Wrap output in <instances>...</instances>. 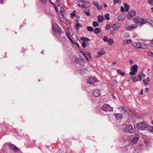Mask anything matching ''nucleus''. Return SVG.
<instances>
[{"label":"nucleus","mask_w":153,"mask_h":153,"mask_svg":"<svg viewBox=\"0 0 153 153\" xmlns=\"http://www.w3.org/2000/svg\"><path fill=\"white\" fill-rule=\"evenodd\" d=\"M148 124L145 122H141L137 123V128L140 130H144L148 126Z\"/></svg>","instance_id":"1"},{"label":"nucleus","mask_w":153,"mask_h":153,"mask_svg":"<svg viewBox=\"0 0 153 153\" xmlns=\"http://www.w3.org/2000/svg\"><path fill=\"white\" fill-rule=\"evenodd\" d=\"M134 22L137 24H140L141 25L145 24V19L139 17H137L133 19Z\"/></svg>","instance_id":"2"},{"label":"nucleus","mask_w":153,"mask_h":153,"mask_svg":"<svg viewBox=\"0 0 153 153\" xmlns=\"http://www.w3.org/2000/svg\"><path fill=\"white\" fill-rule=\"evenodd\" d=\"M52 28L53 31L57 33L58 35H61L62 33L61 28L56 24H53Z\"/></svg>","instance_id":"3"},{"label":"nucleus","mask_w":153,"mask_h":153,"mask_svg":"<svg viewBox=\"0 0 153 153\" xmlns=\"http://www.w3.org/2000/svg\"><path fill=\"white\" fill-rule=\"evenodd\" d=\"M124 130L126 132L130 133H133L134 131L132 125L130 124L125 127Z\"/></svg>","instance_id":"4"},{"label":"nucleus","mask_w":153,"mask_h":153,"mask_svg":"<svg viewBox=\"0 0 153 153\" xmlns=\"http://www.w3.org/2000/svg\"><path fill=\"white\" fill-rule=\"evenodd\" d=\"M102 109L105 111H113V108L110 107L108 104H105L102 107Z\"/></svg>","instance_id":"5"},{"label":"nucleus","mask_w":153,"mask_h":153,"mask_svg":"<svg viewBox=\"0 0 153 153\" xmlns=\"http://www.w3.org/2000/svg\"><path fill=\"white\" fill-rule=\"evenodd\" d=\"M67 29L68 33L66 32V35L69 40L72 42V40L70 36H72L73 35L74 33V31L71 29H69L68 28H67Z\"/></svg>","instance_id":"6"},{"label":"nucleus","mask_w":153,"mask_h":153,"mask_svg":"<svg viewBox=\"0 0 153 153\" xmlns=\"http://www.w3.org/2000/svg\"><path fill=\"white\" fill-rule=\"evenodd\" d=\"M136 12L134 10L130 11L127 15V18L129 19H131L132 17L135 16Z\"/></svg>","instance_id":"7"},{"label":"nucleus","mask_w":153,"mask_h":153,"mask_svg":"<svg viewBox=\"0 0 153 153\" xmlns=\"http://www.w3.org/2000/svg\"><path fill=\"white\" fill-rule=\"evenodd\" d=\"M97 79L95 77H91L87 80V82L88 83L93 84L95 82H97Z\"/></svg>","instance_id":"8"},{"label":"nucleus","mask_w":153,"mask_h":153,"mask_svg":"<svg viewBox=\"0 0 153 153\" xmlns=\"http://www.w3.org/2000/svg\"><path fill=\"white\" fill-rule=\"evenodd\" d=\"M93 96L95 97H97L100 95V92L98 89H95L94 90L93 92Z\"/></svg>","instance_id":"9"},{"label":"nucleus","mask_w":153,"mask_h":153,"mask_svg":"<svg viewBox=\"0 0 153 153\" xmlns=\"http://www.w3.org/2000/svg\"><path fill=\"white\" fill-rule=\"evenodd\" d=\"M114 117L116 120H120L122 118V114L121 113H116L114 114Z\"/></svg>","instance_id":"10"},{"label":"nucleus","mask_w":153,"mask_h":153,"mask_svg":"<svg viewBox=\"0 0 153 153\" xmlns=\"http://www.w3.org/2000/svg\"><path fill=\"white\" fill-rule=\"evenodd\" d=\"M141 44L142 42H134L133 44V46L137 48L140 49L142 48Z\"/></svg>","instance_id":"11"},{"label":"nucleus","mask_w":153,"mask_h":153,"mask_svg":"<svg viewBox=\"0 0 153 153\" xmlns=\"http://www.w3.org/2000/svg\"><path fill=\"white\" fill-rule=\"evenodd\" d=\"M9 146L10 149H12L14 152H16L19 150L18 148L13 145L9 144Z\"/></svg>","instance_id":"12"},{"label":"nucleus","mask_w":153,"mask_h":153,"mask_svg":"<svg viewBox=\"0 0 153 153\" xmlns=\"http://www.w3.org/2000/svg\"><path fill=\"white\" fill-rule=\"evenodd\" d=\"M64 33L61 34V35L57 34V37L58 39H60L62 41H65L66 40V39L65 37L63 35Z\"/></svg>","instance_id":"13"},{"label":"nucleus","mask_w":153,"mask_h":153,"mask_svg":"<svg viewBox=\"0 0 153 153\" xmlns=\"http://www.w3.org/2000/svg\"><path fill=\"white\" fill-rule=\"evenodd\" d=\"M120 26L118 24H113L112 25V27L114 30L116 31L118 29Z\"/></svg>","instance_id":"14"},{"label":"nucleus","mask_w":153,"mask_h":153,"mask_svg":"<svg viewBox=\"0 0 153 153\" xmlns=\"http://www.w3.org/2000/svg\"><path fill=\"white\" fill-rule=\"evenodd\" d=\"M139 140V136L137 134H135V136L132 140V143L134 144L136 143Z\"/></svg>","instance_id":"15"},{"label":"nucleus","mask_w":153,"mask_h":153,"mask_svg":"<svg viewBox=\"0 0 153 153\" xmlns=\"http://www.w3.org/2000/svg\"><path fill=\"white\" fill-rule=\"evenodd\" d=\"M63 11H64L62 10H61V12H60V15L59 16L60 19L62 22H64L65 21V19L63 15Z\"/></svg>","instance_id":"16"},{"label":"nucleus","mask_w":153,"mask_h":153,"mask_svg":"<svg viewBox=\"0 0 153 153\" xmlns=\"http://www.w3.org/2000/svg\"><path fill=\"white\" fill-rule=\"evenodd\" d=\"M138 68V66L136 65H134L132 66L130 68L131 71H135L137 72Z\"/></svg>","instance_id":"17"},{"label":"nucleus","mask_w":153,"mask_h":153,"mask_svg":"<svg viewBox=\"0 0 153 153\" xmlns=\"http://www.w3.org/2000/svg\"><path fill=\"white\" fill-rule=\"evenodd\" d=\"M143 81L145 84V86H147L149 84V82L150 81V79L149 77H148L147 79H143Z\"/></svg>","instance_id":"18"},{"label":"nucleus","mask_w":153,"mask_h":153,"mask_svg":"<svg viewBox=\"0 0 153 153\" xmlns=\"http://www.w3.org/2000/svg\"><path fill=\"white\" fill-rule=\"evenodd\" d=\"M125 18V16L124 15H121L117 17V19L119 21H122Z\"/></svg>","instance_id":"19"},{"label":"nucleus","mask_w":153,"mask_h":153,"mask_svg":"<svg viewBox=\"0 0 153 153\" xmlns=\"http://www.w3.org/2000/svg\"><path fill=\"white\" fill-rule=\"evenodd\" d=\"M145 24L147 22L150 24L151 25L153 23V21L149 19H145Z\"/></svg>","instance_id":"20"},{"label":"nucleus","mask_w":153,"mask_h":153,"mask_svg":"<svg viewBox=\"0 0 153 153\" xmlns=\"http://www.w3.org/2000/svg\"><path fill=\"white\" fill-rule=\"evenodd\" d=\"M107 43L109 45H112L114 43L113 39H108Z\"/></svg>","instance_id":"21"},{"label":"nucleus","mask_w":153,"mask_h":153,"mask_svg":"<svg viewBox=\"0 0 153 153\" xmlns=\"http://www.w3.org/2000/svg\"><path fill=\"white\" fill-rule=\"evenodd\" d=\"M94 5L96 6L98 9L101 10V9L102 7L101 6H99V4L97 2H96L94 3Z\"/></svg>","instance_id":"22"},{"label":"nucleus","mask_w":153,"mask_h":153,"mask_svg":"<svg viewBox=\"0 0 153 153\" xmlns=\"http://www.w3.org/2000/svg\"><path fill=\"white\" fill-rule=\"evenodd\" d=\"M80 39L81 40L84 41V42H87L90 40V39L88 38L83 36H81L80 37Z\"/></svg>","instance_id":"23"},{"label":"nucleus","mask_w":153,"mask_h":153,"mask_svg":"<svg viewBox=\"0 0 153 153\" xmlns=\"http://www.w3.org/2000/svg\"><path fill=\"white\" fill-rule=\"evenodd\" d=\"M142 48H141L144 49L147 48L148 47V45L142 42Z\"/></svg>","instance_id":"24"},{"label":"nucleus","mask_w":153,"mask_h":153,"mask_svg":"<svg viewBox=\"0 0 153 153\" xmlns=\"http://www.w3.org/2000/svg\"><path fill=\"white\" fill-rule=\"evenodd\" d=\"M104 18L103 16H99L98 18V21L99 22H101L103 20Z\"/></svg>","instance_id":"25"},{"label":"nucleus","mask_w":153,"mask_h":153,"mask_svg":"<svg viewBox=\"0 0 153 153\" xmlns=\"http://www.w3.org/2000/svg\"><path fill=\"white\" fill-rule=\"evenodd\" d=\"M111 84L112 86H115L117 85V82L116 80H114L112 81Z\"/></svg>","instance_id":"26"},{"label":"nucleus","mask_w":153,"mask_h":153,"mask_svg":"<svg viewBox=\"0 0 153 153\" xmlns=\"http://www.w3.org/2000/svg\"><path fill=\"white\" fill-rule=\"evenodd\" d=\"M141 74V73H140L136 77H137V79L138 81L140 80H141L142 78Z\"/></svg>","instance_id":"27"},{"label":"nucleus","mask_w":153,"mask_h":153,"mask_svg":"<svg viewBox=\"0 0 153 153\" xmlns=\"http://www.w3.org/2000/svg\"><path fill=\"white\" fill-rule=\"evenodd\" d=\"M87 30L89 31L92 32L94 30L93 28L91 27L90 26H88L87 27Z\"/></svg>","instance_id":"28"},{"label":"nucleus","mask_w":153,"mask_h":153,"mask_svg":"<svg viewBox=\"0 0 153 153\" xmlns=\"http://www.w3.org/2000/svg\"><path fill=\"white\" fill-rule=\"evenodd\" d=\"M100 32V30L98 28H96L94 30V32L95 33H98Z\"/></svg>","instance_id":"29"},{"label":"nucleus","mask_w":153,"mask_h":153,"mask_svg":"<svg viewBox=\"0 0 153 153\" xmlns=\"http://www.w3.org/2000/svg\"><path fill=\"white\" fill-rule=\"evenodd\" d=\"M99 25V23L97 22H94L93 23V26L94 27H95L98 26Z\"/></svg>","instance_id":"30"},{"label":"nucleus","mask_w":153,"mask_h":153,"mask_svg":"<svg viewBox=\"0 0 153 153\" xmlns=\"http://www.w3.org/2000/svg\"><path fill=\"white\" fill-rule=\"evenodd\" d=\"M98 55L97 56V57H100L102 55H104L105 54V53L104 51H103L102 52H98Z\"/></svg>","instance_id":"31"},{"label":"nucleus","mask_w":153,"mask_h":153,"mask_svg":"<svg viewBox=\"0 0 153 153\" xmlns=\"http://www.w3.org/2000/svg\"><path fill=\"white\" fill-rule=\"evenodd\" d=\"M125 10H129V5L128 4L126 3H125L124 5Z\"/></svg>","instance_id":"32"},{"label":"nucleus","mask_w":153,"mask_h":153,"mask_svg":"<svg viewBox=\"0 0 153 153\" xmlns=\"http://www.w3.org/2000/svg\"><path fill=\"white\" fill-rule=\"evenodd\" d=\"M81 27V25L79 23H77L76 25V28L77 30H78Z\"/></svg>","instance_id":"33"},{"label":"nucleus","mask_w":153,"mask_h":153,"mask_svg":"<svg viewBox=\"0 0 153 153\" xmlns=\"http://www.w3.org/2000/svg\"><path fill=\"white\" fill-rule=\"evenodd\" d=\"M136 71H131V72L129 73V74L131 75H134L136 74Z\"/></svg>","instance_id":"34"},{"label":"nucleus","mask_w":153,"mask_h":153,"mask_svg":"<svg viewBox=\"0 0 153 153\" xmlns=\"http://www.w3.org/2000/svg\"><path fill=\"white\" fill-rule=\"evenodd\" d=\"M117 72L118 74H120L123 76L125 74L124 73L122 72L119 69L117 70Z\"/></svg>","instance_id":"35"},{"label":"nucleus","mask_w":153,"mask_h":153,"mask_svg":"<svg viewBox=\"0 0 153 153\" xmlns=\"http://www.w3.org/2000/svg\"><path fill=\"white\" fill-rule=\"evenodd\" d=\"M132 29L135 28L137 27V25L135 24H133L131 25Z\"/></svg>","instance_id":"36"},{"label":"nucleus","mask_w":153,"mask_h":153,"mask_svg":"<svg viewBox=\"0 0 153 153\" xmlns=\"http://www.w3.org/2000/svg\"><path fill=\"white\" fill-rule=\"evenodd\" d=\"M74 62L76 63L79 64L80 63V60L78 58H76L74 60Z\"/></svg>","instance_id":"37"},{"label":"nucleus","mask_w":153,"mask_h":153,"mask_svg":"<svg viewBox=\"0 0 153 153\" xmlns=\"http://www.w3.org/2000/svg\"><path fill=\"white\" fill-rule=\"evenodd\" d=\"M70 14L71 18H73L74 16H76L75 11L74 10L73 12L72 13H71Z\"/></svg>","instance_id":"38"},{"label":"nucleus","mask_w":153,"mask_h":153,"mask_svg":"<svg viewBox=\"0 0 153 153\" xmlns=\"http://www.w3.org/2000/svg\"><path fill=\"white\" fill-rule=\"evenodd\" d=\"M148 2L150 4L153 5V0H148ZM151 10H153V7L151 8Z\"/></svg>","instance_id":"39"},{"label":"nucleus","mask_w":153,"mask_h":153,"mask_svg":"<svg viewBox=\"0 0 153 153\" xmlns=\"http://www.w3.org/2000/svg\"><path fill=\"white\" fill-rule=\"evenodd\" d=\"M103 39L104 42H107L108 39V37L107 36H104L103 37Z\"/></svg>","instance_id":"40"},{"label":"nucleus","mask_w":153,"mask_h":153,"mask_svg":"<svg viewBox=\"0 0 153 153\" xmlns=\"http://www.w3.org/2000/svg\"><path fill=\"white\" fill-rule=\"evenodd\" d=\"M109 15L108 14H106L105 15V19L108 20L110 19V18L109 17Z\"/></svg>","instance_id":"41"},{"label":"nucleus","mask_w":153,"mask_h":153,"mask_svg":"<svg viewBox=\"0 0 153 153\" xmlns=\"http://www.w3.org/2000/svg\"><path fill=\"white\" fill-rule=\"evenodd\" d=\"M126 30H132L130 26H127L126 27Z\"/></svg>","instance_id":"42"},{"label":"nucleus","mask_w":153,"mask_h":153,"mask_svg":"<svg viewBox=\"0 0 153 153\" xmlns=\"http://www.w3.org/2000/svg\"><path fill=\"white\" fill-rule=\"evenodd\" d=\"M148 55L150 56H153V53L152 51H149L148 52Z\"/></svg>","instance_id":"43"},{"label":"nucleus","mask_w":153,"mask_h":153,"mask_svg":"<svg viewBox=\"0 0 153 153\" xmlns=\"http://www.w3.org/2000/svg\"><path fill=\"white\" fill-rule=\"evenodd\" d=\"M83 13L88 16H89L90 15V12L89 11H83Z\"/></svg>","instance_id":"44"},{"label":"nucleus","mask_w":153,"mask_h":153,"mask_svg":"<svg viewBox=\"0 0 153 153\" xmlns=\"http://www.w3.org/2000/svg\"><path fill=\"white\" fill-rule=\"evenodd\" d=\"M86 53L88 55V56L89 57V59H91V55L90 53L88 51H86Z\"/></svg>","instance_id":"45"},{"label":"nucleus","mask_w":153,"mask_h":153,"mask_svg":"<svg viewBox=\"0 0 153 153\" xmlns=\"http://www.w3.org/2000/svg\"><path fill=\"white\" fill-rule=\"evenodd\" d=\"M149 129L150 130V132L153 131V127L150 126L149 127Z\"/></svg>","instance_id":"46"},{"label":"nucleus","mask_w":153,"mask_h":153,"mask_svg":"<svg viewBox=\"0 0 153 153\" xmlns=\"http://www.w3.org/2000/svg\"><path fill=\"white\" fill-rule=\"evenodd\" d=\"M111 27V26L110 25H107L105 27L106 30H109Z\"/></svg>","instance_id":"47"},{"label":"nucleus","mask_w":153,"mask_h":153,"mask_svg":"<svg viewBox=\"0 0 153 153\" xmlns=\"http://www.w3.org/2000/svg\"><path fill=\"white\" fill-rule=\"evenodd\" d=\"M132 43V41H131V39H128V40H126V42L125 43L127 44V43Z\"/></svg>","instance_id":"48"},{"label":"nucleus","mask_w":153,"mask_h":153,"mask_svg":"<svg viewBox=\"0 0 153 153\" xmlns=\"http://www.w3.org/2000/svg\"><path fill=\"white\" fill-rule=\"evenodd\" d=\"M82 46L83 48H85L86 46V43H85L84 42H82Z\"/></svg>","instance_id":"49"},{"label":"nucleus","mask_w":153,"mask_h":153,"mask_svg":"<svg viewBox=\"0 0 153 153\" xmlns=\"http://www.w3.org/2000/svg\"><path fill=\"white\" fill-rule=\"evenodd\" d=\"M77 1H80L83 3H85L86 2V0H76Z\"/></svg>","instance_id":"50"},{"label":"nucleus","mask_w":153,"mask_h":153,"mask_svg":"<svg viewBox=\"0 0 153 153\" xmlns=\"http://www.w3.org/2000/svg\"><path fill=\"white\" fill-rule=\"evenodd\" d=\"M132 80L134 82H136L137 81H138V80L137 79V77H135L134 78L132 79Z\"/></svg>","instance_id":"51"},{"label":"nucleus","mask_w":153,"mask_h":153,"mask_svg":"<svg viewBox=\"0 0 153 153\" xmlns=\"http://www.w3.org/2000/svg\"><path fill=\"white\" fill-rule=\"evenodd\" d=\"M124 111V114L126 115H128V112L127 111L126 109L125 108L123 110Z\"/></svg>","instance_id":"52"},{"label":"nucleus","mask_w":153,"mask_h":153,"mask_svg":"<svg viewBox=\"0 0 153 153\" xmlns=\"http://www.w3.org/2000/svg\"><path fill=\"white\" fill-rule=\"evenodd\" d=\"M81 53H82V55L83 56L85 57V58H86V59L87 60H88V58L86 56V55L82 52H81Z\"/></svg>","instance_id":"53"},{"label":"nucleus","mask_w":153,"mask_h":153,"mask_svg":"<svg viewBox=\"0 0 153 153\" xmlns=\"http://www.w3.org/2000/svg\"><path fill=\"white\" fill-rule=\"evenodd\" d=\"M79 7H81L83 8H85V5L84 4L80 5L79 4H78Z\"/></svg>","instance_id":"54"},{"label":"nucleus","mask_w":153,"mask_h":153,"mask_svg":"<svg viewBox=\"0 0 153 153\" xmlns=\"http://www.w3.org/2000/svg\"><path fill=\"white\" fill-rule=\"evenodd\" d=\"M114 32L113 30H111L110 32V33L111 35H112L114 34Z\"/></svg>","instance_id":"55"},{"label":"nucleus","mask_w":153,"mask_h":153,"mask_svg":"<svg viewBox=\"0 0 153 153\" xmlns=\"http://www.w3.org/2000/svg\"><path fill=\"white\" fill-rule=\"evenodd\" d=\"M140 73H141V76L142 78H144L146 76L144 74H143L142 72H141Z\"/></svg>","instance_id":"56"},{"label":"nucleus","mask_w":153,"mask_h":153,"mask_svg":"<svg viewBox=\"0 0 153 153\" xmlns=\"http://www.w3.org/2000/svg\"><path fill=\"white\" fill-rule=\"evenodd\" d=\"M114 2L115 3H120L121 2V1H120V0H115L114 1Z\"/></svg>","instance_id":"57"},{"label":"nucleus","mask_w":153,"mask_h":153,"mask_svg":"<svg viewBox=\"0 0 153 153\" xmlns=\"http://www.w3.org/2000/svg\"><path fill=\"white\" fill-rule=\"evenodd\" d=\"M129 62L131 65L133 64L134 63L133 60L132 59H130L129 60Z\"/></svg>","instance_id":"58"},{"label":"nucleus","mask_w":153,"mask_h":153,"mask_svg":"<svg viewBox=\"0 0 153 153\" xmlns=\"http://www.w3.org/2000/svg\"><path fill=\"white\" fill-rule=\"evenodd\" d=\"M40 0L41 1L42 3H43V4H45L47 1V0Z\"/></svg>","instance_id":"59"},{"label":"nucleus","mask_w":153,"mask_h":153,"mask_svg":"<svg viewBox=\"0 0 153 153\" xmlns=\"http://www.w3.org/2000/svg\"><path fill=\"white\" fill-rule=\"evenodd\" d=\"M50 2H51V3L52 4H53L54 5V6H55V10H57V9H58V8H57V7H56V6L55 5L53 4V2H51V1H50Z\"/></svg>","instance_id":"60"},{"label":"nucleus","mask_w":153,"mask_h":153,"mask_svg":"<svg viewBox=\"0 0 153 153\" xmlns=\"http://www.w3.org/2000/svg\"><path fill=\"white\" fill-rule=\"evenodd\" d=\"M120 108L123 110L125 108L123 106H121L120 107Z\"/></svg>","instance_id":"61"},{"label":"nucleus","mask_w":153,"mask_h":153,"mask_svg":"<svg viewBox=\"0 0 153 153\" xmlns=\"http://www.w3.org/2000/svg\"><path fill=\"white\" fill-rule=\"evenodd\" d=\"M148 90H149L148 88H145V92L146 93L148 91Z\"/></svg>","instance_id":"62"},{"label":"nucleus","mask_w":153,"mask_h":153,"mask_svg":"<svg viewBox=\"0 0 153 153\" xmlns=\"http://www.w3.org/2000/svg\"><path fill=\"white\" fill-rule=\"evenodd\" d=\"M143 94V89H142L141 90V91L140 92V94L142 95Z\"/></svg>","instance_id":"63"},{"label":"nucleus","mask_w":153,"mask_h":153,"mask_svg":"<svg viewBox=\"0 0 153 153\" xmlns=\"http://www.w3.org/2000/svg\"><path fill=\"white\" fill-rule=\"evenodd\" d=\"M149 46L151 47H153V42L149 44Z\"/></svg>","instance_id":"64"}]
</instances>
